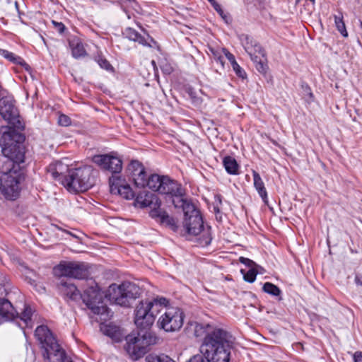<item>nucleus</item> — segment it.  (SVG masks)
Wrapping results in <instances>:
<instances>
[{
  "label": "nucleus",
  "mask_w": 362,
  "mask_h": 362,
  "mask_svg": "<svg viewBox=\"0 0 362 362\" xmlns=\"http://www.w3.org/2000/svg\"><path fill=\"white\" fill-rule=\"evenodd\" d=\"M161 202L156 194L148 192H141L137 194L134 200V206L140 208L150 207V216L156 218L161 223L169 226L174 231L177 230V226L173 218L170 217L168 213L160 209Z\"/></svg>",
  "instance_id": "39448f33"
},
{
  "label": "nucleus",
  "mask_w": 362,
  "mask_h": 362,
  "mask_svg": "<svg viewBox=\"0 0 362 362\" xmlns=\"http://www.w3.org/2000/svg\"><path fill=\"white\" fill-rule=\"evenodd\" d=\"M214 211L216 213H219V209L218 207H216V206H214Z\"/></svg>",
  "instance_id": "09e8293b"
},
{
  "label": "nucleus",
  "mask_w": 362,
  "mask_h": 362,
  "mask_svg": "<svg viewBox=\"0 0 362 362\" xmlns=\"http://www.w3.org/2000/svg\"><path fill=\"white\" fill-rule=\"evenodd\" d=\"M163 71L164 73L170 74L172 72L173 69L170 66H168L166 68H163Z\"/></svg>",
  "instance_id": "a18cd8bd"
},
{
  "label": "nucleus",
  "mask_w": 362,
  "mask_h": 362,
  "mask_svg": "<svg viewBox=\"0 0 362 362\" xmlns=\"http://www.w3.org/2000/svg\"><path fill=\"white\" fill-rule=\"evenodd\" d=\"M210 3H211V4L212 5L213 7L214 6V5L218 4L215 0H214V1L210 2Z\"/></svg>",
  "instance_id": "de8ad7c7"
},
{
  "label": "nucleus",
  "mask_w": 362,
  "mask_h": 362,
  "mask_svg": "<svg viewBox=\"0 0 362 362\" xmlns=\"http://www.w3.org/2000/svg\"><path fill=\"white\" fill-rule=\"evenodd\" d=\"M245 42H243L245 50L250 55L251 59L255 63L257 71L262 74H264L267 69L266 64V56L264 50L260 45L250 38L247 35L243 36Z\"/></svg>",
  "instance_id": "9b49d317"
},
{
  "label": "nucleus",
  "mask_w": 362,
  "mask_h": 362,
  "mask_svg": "<svg viewBox=\"0 0 362 362\" xmlns=\"http://www.w3.org/2000/svg\"><path fill=\"white\" fill-rule=\"evenodd\" d=\"M95 61L98 64V65L102 68L107 71H112L113 67L110 64V62L104 58L100 54H98L95 56Z\"/></svg>",
  "instance_id": "2f4dec72"
},
{
  "label": "nucleus",
  "mask_w": 362,
  "mask_h": 362,
  "mask_svg": "<svg viewBox=\"0 0 362 362\" xmlns=\"http://www.w3.org/2000/svg\"><path fill=\"white\" fill-rule=\"evenodd\" d=\"M184 313L177 307L165 308L158 321V325L165 332H175L183 325Z\"/></svg>",
  "instance_id": "1a4fd4ad"
},
{
  "label": "nucleus",
  "mask_w": 362,
  "mask_h": 362,
  "mask_svg": "<svg viewBox=\"0 0 362 362\" xmlns=\"http://www.w3.org/2000/svg\"><path fill=\"white\" fill-rule=\"evenodd\" d=\"M214 8L218 12V13L221 16V18L223 19H224L226 21V22L228 23V19H227L228 18V16H226L224 13L223 11V9H222V8L221 6V5L217 4L214 5Z\"/></svg>",
  "instance_id": "58836bf2"
},
{
  "label": "nucleus",
  "mask_w": 362,
  "mask_h": 362,
  "mask_svg": "<svg viewBox=\"0 0 362 362\" xmlns=\"http://www.w3.org/2000/svg\"><path fill=\"white\" fill-rule=\"evenodd\" d=\"M240 262L241 263L245 264L246 266H247L250 268L254 267L255 266H256V264L252 260H251L248 258L243 257H240Z\"/></svg>",
  "instance_id": "ea45409f"
},
{
  "label": "nucleus",
  "mask_w": 362,
  "mask_h": 362,
  "mask_svg": "<svg viewBox=\"0 0 362 362\" xmlns=\"http://www.w3.org/2000/svg\"><path fill=\"white\" fill-rule=\"evenodd\" d=\"M139 329V331L136 334L133 333L126 337L125 349L134 360L143 357L148 351V347L156 341V337L149 329Z\"/></svg>",
  "instance_id": "423d86ee"
},
{
  "label": "nucleus",
  "mask_w": 362,
  "mask_h": 362,
  "mask_svg": "<svg viewBox=\"0 0 362 362\" xmlns=\"http://www.w3.org/2000/svg\"><path fill=\"white\" fill-rule=\"evenodd\" d=\"M148 362H175L169 356L162 354L159 356H148L146 358Z\"/></svg>",
  "instance_id": "473e14b6"
},
{
  "label": "nucleus",
  "mask_w": 362,
  "mask_h": 362,
  "mask_svg": "<svg viewBox=\"0 0 362 362\" xmlns=\"http://www.w3.org/2000/svg\"><path fill=\"white\" fill-rule=\"evenodd\" d=\"M59 275L78 279H88L90 276L89 267L84 262H64L54 268Z\"/></svg>",
  "instance_id": "f8f14e48"
},
{
  "label": "nucleus",
  "mask_w": 362,
  "mask_h": 362,
  "mask_svg": "<svg viewBox=\"0 0 362 362\" xmlns=\"http://www.w3.org/2000/svg\"><path fill=\"white\" fill-rule=\"evenodd\" d=\"M240 272L243 274V279L245 281L252 283L256 279L257 272L255 267L250 268L247 272L242 269Z\"/></svg>",
  "instance_id": "7c9ffc66"
},
{
  "label": "nucleus",
  "mask_w": 362,
  "mask_h": 362,
  "mask_svg": "<svg viewBox=\"0 0 362 362\" xmlns=\"http://www.w3.org/2000/svg\"><path fill=\"white\" fill-rule=\"evenodd\" d=\"M361 27L362 28V21L360 22Z\"/></svg>",
  "instance_id": "5fc2aeb1"
},
{
  "label": "nucleus",
  "mask_w": 362,
  "mask_h": 362,
  "mask_svg": "<svg viewBox=\"0 0 362 362\" xmlns=\"http://www.w3.org/2000/svg\"><path fill=\"white\" fill-rule=\"evenodd\" d=\"M302 87L304 89L305 92L307 93L309 98L313 100V94L311 92L310 87L308 85H305V86L303 85Z\"/></svg>",
  "instance_id": "37998d69"
},
{
  "label": "nucleus",
  "mask_w": 362,
  "mask_h": 362,
  "mask_svg": "<svg viewBox=\"0 0 362 362\" xmlns=\"http://www.w3.org/2000/svg\"><path fill=\"white\" fill-rule=\"evenodd\" d=\"M52 24L54 25L55 29H57L59 33L62 34L64 33L65 30V25L62 23L52 21Z\"/></svg>",
  "instance_id": "a19ab883"
},
{
  "label": "nucleus",
  "mask_w": 362,
  "mask_h": 362,
  "mask_svg": "<svg viewBox=\"0 0 362 362\" xmlns=\"http://www.w3.org/2000/svg\"><path fill=\"white\" fill-rule=\"evenodd\" d=\"M158 192L163 194H169L174 197L172 202L176 208L180 207L181 204V203H179L180 199H185L182 197L183 189L181 185L168 176L163 177Z\"/></svg>",
  "instance_id": "2eb2a0df"
},
{
  "label": "nucleus",
  "mask_w": 362,
  "mask_h": 362,
  "mask_svg": "<svg viewBox=\"0 0 362 362\" xmlns=\"http://www.w3.org/2000/svg\"><path fill=\"white\" fill-rule=\"evenodd\" d=\"M8 280L6 276L0 272V324L18 317V313L11 302L5 298L8 293Z\"/></svg>",
  "instance_id": "9d476101"
},
{
  "label": "nucleus",
  "mask_w": 362,
  "mask_h": 362,
  "mask_svg": "<svg viewBox=\"0 0 362 362\" xmlns=\"http://www.w3.org/2000/svg\"><path fill=\"white\" fill-rule=\"evenodd\" d=\"M211 238H208L207 240H206L205 244L209 245L211 243Z\"/></svg>",
  "instance_id": "49530a36"
},
{
  "label": "nucleus",
  "mask_w": 362,
  "mask_h": 362,
  "mask_svg": "<svg viewBox=\"0 0 362 362\" xmlns=\"http://www.w3.org/2000/svg\"><path fill=\"white\" fill-rule=\"evenodd\" d=\"M334 22L337 27V29L341 34L342 36L346 37L348 36V33L346 29L345 23L343 21V16L341 14L339 16H334Z\"/></svg>",
  "instance_id": "c756f323"
},
{
  "label": "nucleus",
  "mask_w": 362,
  "mask_h": 362,
  "mask_svg": "<svg viewBox=\"0 0 362 362\" xmlns=\"http://www.w3.org/2000/svg\"><path fill=\"white\" fill-rule=\"evenodd\" d=\"M65 362H74L73 361L71 360V358H69L67 361H66Z\"/></svg>",
  "instance_id": "603ef678"
},
{
  "label": "nucleus",
  "mask_w": 362,
  "mask_h": 362,
  "mask_svg": "<svg viewBox=\"0 0 362 362\" xmlns=\"http://www.w3.org/2000/svg\"><path fill=\"white\" fill-rule=\"evenodd\" d=\"M67 233L70 234L71 235H72V236H73L74 238H78V237H77L76 235H74V234H72V233H70V232H67Z\"/></svg>",
  "instance_id": "8fccbe9b"
},
{
  "label": "nucleus",
  "mask_w": 362,
  "mask_h": 362,
  "mask_svg": "<svg viewBox=\"0 0 362 362\" xmlns=\"http://www.w3.org/2000/svg\"><path fill=\"white\" fill-rule=\"evenodd\" d=\"M254 186L264 202H267V192L264 184L258 173L253 171Z\"/></svg>",
  "instance_id": "4be33fe9"
},
{
  "label": "nucleus",
  "mask_w": 362,
  "mask_h": 362,
  "mask_svg": "<svg viewBox=\"0 0 362 362\" xmlns=\"http://www.w3.org/2000/svg\"><path fill=\"white\" fill-rule=\"evenodd\" d=\"M69 45L71 49L73 57L78 59L87 55V52L82 41L77 37L69 40Z\"/></svg>",
  "instance_id": "412c9836"
},
{
  "label": "nucleus",
  "mask_w": 362,
  "mask_h": 362,
  "mask_svg": "<svg viewBox=\"0 0 362 362\" xmlns=\"http://www.w3.org/2000/svg\"><path fill=\"white\" fill-rule=\"evenodd\" d=\"M168 299L164 297H157L151 301H141L135 309L134 323L136 327L150 329L157 314L168 308Z\"/></svg>",
  "instance_id": "20e7f679"
},
{
  "label": "nucleus",
  "mask_w": 362,
  "mask_h": 362,
  "mask_svg": "<svg viewBox=\"0 0 362 362\" xmlns=\"http://www.w3.org/2000/svg\"><path fill=\"white\" fill-rule=\"evenodd\" d=\"M262 289L265 293L270 294L273 296L278 297V299L279 300L282 299V298L281 296V289L277 286L274 285V284L270 283V282H266L263 285Z\"/></svg>",
  "instance_id": "bb28decb"
},
{
  "label": "nucleus",
  "mask_w": 362,
  "mask_h": 362,
  "mask_svg": "<svg viewBox=\"0 0 362 362\" xmlns=\"http://www.w3.org/2000/svg\"><path fill=\"white\" fill-rule=\"evenodd\" d=\"M151 64L154 67L156 66V62L154 60L151 62Z\"/></svg>",
  "instance_id": "3c124183"
},
{
  "label": "nucleus",
  "mask_w": 362,
  "mask_h": 362,
  "mask_svg": "<svg viewBox=\"0 0 362 362\" xmlns=\"http://www.w3.org/2000/svg\"><path fill=\"white\" fill-rule=\"evenodd\" d=\"M81 298L86 305L91 310V318L101 324L112 317V313L103 301V293L94 281L90 279L88 288L81 294Z\"/></svg>",
  "instance_id": "7ed1b4c3"
},
{
  "label": "nucleus",
  "mask_w": 362,
  "mask_h": 362,
  "mask_svg": "<svg viewBox=\"0 0 362 362\" xmlns=\"http://www.w3.org/2000/svg\"><path fill=\"white\" fill-rule=\"evenodd\" d=\"M49 172L71 192H85L94 185L93 169L90 166L70 169L62 162H57L54 166H49Z\"/></svg>",
  "instance_id": "f03ea898"
},
{
  "label": "nucleus",
  "mask_w": 362,
  "mask_h": 362,
  "mask_svg": "<svg viewBox=\"0 0 362 362\" xmlns=\"http://www.w3.org/2000/svg\"><path fill=\"white\" fill-rule=\"evenodd\" d=\"M209 51L214 56V59L219 62L222 65L223 64V57L221 56V52L218 49H215L213 47H209Z\"/></svg>",
  "instance_id": "f704fd0d"
},
{
  "label": "nucleus",
  "mask_w": 362,
  "mask_h": 362,
  "mask_svg": "<svg viewBox=\"0 0 362 362\" xmlns=\"http://www.w3.org/2000/svg\"><path fill=\"white\" fill-rule=\"evenodd\" d=\"M92 160L101 170L112 173V176H119L122 170V160L115 153L95 155Z\"/></svg>",
  "instance_id": "ddd939ff"
},
{
  "label": "nucleus",
  "mask_w": 362,
  "mask_h": 362,
  "mask_svg": "<svg viewBox=\"0 0 362 362\" xmlns=\"http://www.w3.org/2000/svg\"><path fill=\"white\" fill-rule=\"evenodd\" d=\"M58 289L62 295L71 300H76L81 296V293L74 284L67 281H64V279L60 280L58 284Z\"/></svg>",
  "instance_id": "aec40b11"
},
{
  "label": "nucleus",
  "mask_w": 362,
  "mask_h": 362,
  "mask_svg": "<svg viewBox=\"0 0 362 362\" xmlns=\"http://www.w3.org/2000/svg\"><path fill=\"white\" fill-rule=\"evenodd\" d=\"M231 65H232V67H233L234 71L237 74V76H238L240 78H244V77L245 76V72L243 69H242V68L239 66V64L237 63V62H234Z\"/></svg>",
  "instance_id": "c9c22d12"
},
{
  "label": "nucleus",
  "mask_w": 362,
  "mask_h": 362,
  "mask_svg": "<svg viewBox=\"0 0 362 362\" xmlns=\"http://www.w3.org/2000/svg\"><path fill=\"white\" fill-rule=\"evenodd\" d=\"M127 171L136 187H145L147 174L141 163L132 160L127 166Z\"/></svg>",
  "instance_id": "dca6fc26"
},
{
  "label": "nucleus",
  "mask_w": 362,
  "mask_h": 362,
  "mask_svg": "<svg viewBox=\"0 0 362 362\" xmlns=\"http://www.w3.org/2000/svg\"><path fill=\"white\" fill-rule=\"evenodd\" d=\"M187 93H188L189 96L192 100V103L194 105H199L202 103V99L197 95L196 92L192 88H187Z\"/></svg>",
  "instance_id": "72a5a7b5"
},
{
  "label": "nucleus",
  "mask_w": 362,
  "mask_h": 362,
  "mask_svg": "<svg viewBox=\"0 0 362 362\" xmlns=\"http://www.w3.org/2000/svg\"><path fill=\"white\" fill-rule=\"evenodd\" d=\"M33 315V310L28 305H25L23 311L22 312L21 315V320L23 322L25 327H32V322H31V317Z\"/></svg>",
  "instance_id": "cd10ccee"
},
{
  "label": "nucleus",
  "mask_w": 362,
  "mask_h": 362,
  "mask_svg": "<svg viewBox=\"0 0 362 362\" xmlns=\"http://www.w3.org/2000/svg\"><path fill=\"white\" fill-rule=\"evenodd\" d=\"M58 123L61 126L68 127L71 124V119L65 115H61L59 117Z\"/></svg>",
  "instance_id": "e433bc0d"
},
{
  "label": "nucleus",
  "mask_w": 362,
  "mask_h": 362,
  "mask_svg": "<svg viewBox=\"0 0 362 362\" xmlns=\"http://www.w3.org/2000/svg\"><path fill=\"white\" fill-rule=\"evenodd\" d=\"M180 207L182 208L185 218L183 227L188 235H197L204 228V221L200 211L187 199H180Z\"/></svg>",
  "instance_id": "6e6552de"
},
{
  "label": "nucleus",
  "mask_w": 362,
  "mask_h": 362,
  "mask_svg": "<svg viewBox=\"0 0 362 362\" xmlns=\"http://www.w3.org/2000/svg\"><path fill=\"white\" fill-rule=\"evenodd\" d=\"M0 52L1 54L11 62L15 64H19L21 66H28L26 62L21 57L16 55L14 53L5 49H2Z\"/></svg>",
  "instance_id": "a878e982"
},
{
  "label": "nucleus",
  "mask_w": 362,
  "mask_h": 362,
  "mask_svg": "<svg viewBox=\"0 0 362 362\" xmlns=\"http://www.w3.org/2000/svg\"><path fill=\"white\" fill-rule=\"evenodd\" d=\"M104 333L115 340H119L121 337L119 328L115 325H107L105 328Z\"/></svg>",
  "instance_id": "c85d7f7f"
},
{
  "label": "nucleus",
  "mask_w": 362,
  "mask_h": 362,
  "mask_svg": "<svg viewBox=\"0 0 362 362\" xmlns=\"http://www.w3.org/2000/svg\"><path fill=\"white\" fill-rule=\"evenodd\" d=\"M221 51L223 52L226 57L229 60L231 64L236 62L234 55L231 54L228 49L226 48H222Z\"/></svg>",
  "instance_id": "4c0bfd02"
},
{
  "label": "nucleus",
  "mask_w": 362,
  "mask_h": 362,
  "mask_svg": "<svg viewBox=\"0 0 362 362\" xmlns=\"http://www.w3.org/2000/svg\"><path fill=\"white\" fill-rule=\"evenodd\" d=\"M209 2H212L214 1V0H208Z\"/></svg>",
  "instance_id": "6e6d98bb"
},
{
  "label": "nucleus",
  "mask_w": 362,
  "mask_h": 362,
  "mask_svg": "<svg viewBox=\"0 0 362 362\" xmlns=\"http://www.w3.org/2000/svg\"><path fill=\"white\" fill-rule=\"evenodd\" d=\"M163 177L164 176H160L157 174L151 175L148 178H146L145 187L147 186L153 191L159 192Z\"/></svg>",
  "instance_id": "393cba45"
},
{
  "label": "nucleus",
  "mask_w": 362,
  "mask_h": 362,
  "mask_svg": "<svg viewBox=\"0 0 362 362\" xmlns=\"http://www.w3.org/2000/svg\"><path fill=\"white\" fill-rule=\"evenodd\" d=\"M42 356L44 359L48 362H65L69 358L58 343H56V347L51 346L42 351Z\"/></svg>",
  "instance_id": "6ab92c4d"
},
{
  "label": "nucleus",
  "mask_w": 362,
  "mask_h": 362,
  "mask_svg": "<svg viewBox=\"0 0 362 362\" xmlns=\"http://www.w3.org/2000/svg\"><path fill=\"white\" fill-rule=\"evenodd\" d=\"M110 192L113 194H119L126 199H131L134 197V192L131 187L124 184V180L120 176H111L109 178Z\"/></svg>",
  "instance_id": "f3484780"
},
{
  "label": "nucleus",
  "mask_w": 362,
  "mask_h": 362,
  "mask_svg": "<svg viewBox=\"0 0 362 362\" xmlns=\"http://www.w3.org/2000/svg\"><path fill=\"white\" fill-rule=\"evenodd\" d=\"M355 281L357 285L362 286V276H356Z\"/></svg>",
  "instance_id": "c03bdc74"
},
{
  "label": "nucleus",
  "mask_w": 362,
  "mask_h": 362,
  "mask_svg": "<svg viewBox=\"0 0 362 362\" xmlns=\"http://www.w3.org/2000/svg\"><path fill=\"white\" fill-rule=\"evenodd\" d=\"M354 362H362V352L356 351L354 354Z\"/></svg>",
  "instance_id": "79ce46f5"
},
{
  "label": "nucleus",
  "mask_w": 362,
  "mask_h": 362,
  "mask_svg": "<svg viewBox=\"0 0 362 362\" xmlns=\"http://www.w3.org/2000/svg\"><path fill=\"white\" fill-rule=\"evenodd\" d=\"M24 140L23 134L14 129L4 132L1 137L4 160L0 171V193L8 200H16L20 195V184L24 178L21 166L25 159Z\"/></svg>",
  "instance_id": "f257e3e1"
},
{
  "label": "nucleus",
  "mask_w": 362,
  "mask_h": 362,
  "mask_svg": "<svg viewBox=\"0 0 362 362\" xmlns=\"http://www.w3.org/2000/svg\"><path fill=\"white\" fill-rule=\"evenodd\" d=\"M223 164L228 173L230 175L238 173L239 165L234 158L229 156L224 157Z\"/></svg>",
  "instance_id": "b1692460"
},
{
  "label": "nucleus",
  "mask_w": 362,
  "mask_h": 362,
  "mask_svg": "<svg viewBox=\"0 0 362 362\" xmlns=\"http://www.w3.org/2000/svg\"><path fill=\"white\" fill-rule=\"evenodd\" d=\"M140 295V288L136 284L125 281L119 285L111 284L107 291L106 296L110 301L124 307L130 306V301Z\"/></svg>",
  "instance_id": "0eeeda50"
},
{
  "label": "nucleus",
  "mask_w": 362,
  "mask_h": 362,
  "mask_svg": "<svg viewBox=\"0 0 362 362\" xmlns=\"http://www.w3.org/2000/svg\"><path fill=\"white\" fill-rule=\"evenodd\" d=\"M148 39H150V40H151V41H153V39L150 38V37H149V36H148Z\"/></svg>",
  "instance_id": "864d4df0"
},
{
  "label": "nucleus",
  "mask_w": 362,
  "mask_h": 362,
  "mask_svg": "<svg viewBox=\"0 0 362 362\" xmlns=\"http://www.w3.org/2000/svg\"><path fill=\"white\" fill-rule=\"evenodd\" d=\"M124 34H125L126 37L128 39H129L130 40L137 42L139 44L144 45V46L151 47L150 43L147 42V40L145 39V37H143L140 33H139L134 29L128 28L125 30Z\"/></svg>",
  "instance_id": "5701e85b"
},
{
  "label": "nucleus",
  "mask_w": 362,
  "mask_h": 362,
  "mask_svg": "<svg viewBox=\"0 0 362 362\" xmlns=\"http://www.w3.org/2000/svg\"><path fill=\"white\" fill-rule=\"evenodd\" d=\"M35 336L38 341L40 347L44 351L51 346H55L57 343L52 332L45 325L38 326L35 332Z\"/></svg>",
  "instance_id": "a211bd4d"
},
{
  "label": "nucleus",
  "mask_w": 362,
  "mask_h": 362,
  "mask_svg": "<svg viewBox=\"0 0 362 362\" xmlns=\"http://www.w3.org/2000/svg\"><path fill=\"white\" fill-rule=\"evenodd\" d=\"M0 115L9 124H13L18 129L23 127L18 118V110L11 98L3 97L0 99Z\"/></svg>",
  "instance_id": "4468645a"
}]
</instances>
